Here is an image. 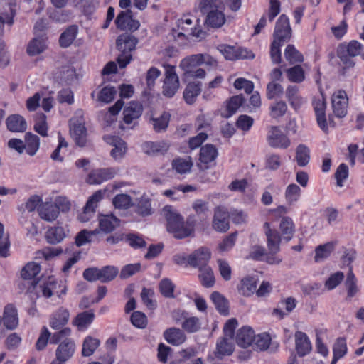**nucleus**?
<instances>
[{
  "label": "nucleus",
  "mask_w": 364,
  "mask_h": 364,
  "mask_svg": "<svg viewBox=\"0 0 364 364\" xmlns=\"http://www.w3.org/2000/svg\"><path fill=\"white\" fill-rule=\"evenodd\" d=\"M164 79L162 86V95L167 97H173L180 87L179 77L176 67L169 64H164Z\"/></svg>",
  "instance_id": "39448f33"
},
{
  "label": "nucleus",
  "mask_w": 364,
  "mask_h": 364,
  "mask_svg": "<svg viewBox=\"0 0 364 364\" xmlns=\"http://www.w3.org/2000/svg\"><path fill=\"white\" fill-rule=\"evenodd\" d=\"M271 338L268 333H261L257 336L255 335L254 341L251 346L256 350H265L270 344Z\"/></svg>",
  "instance_id": "c03bdc74"
},
{
  "label": "nucleus",
  "mask_w": 364,
  "mask_h": 364,
  "mask_svg": "<svg viewBox=\"0 0 364 364\" xmlns=\"http://www.w3.org/2000/svg\"><path fill=\"white\" fill-rule=\"evenodd\" d=\"M104 193L105 191H97L89 198L83 212L78 215L80 222L85 223L90 220L95 211L97 203L102 199Z\"/></svg>",
  "instance_id": "9b49d317"
},
{
  "label": "nucleus",
  "mask_w": 364,
  "mask_h": 364,
  "mask_svg": "<svg viewBox=\"0 0 364 364\" xmlns=\"http://www.w3.org/2000/svg\"><path fill=\"white\" fill-rule=\"evenodd\" d=\"M284 92L283 87L277 82H270L267 86V97L272 100L280 97Z\"/></svg>",
  "instance_id": "69168bd1"
},
{
  "label": "nucleus",
  "mask_w": 364,
  "mask_h": 364,
  "mask_svg": "<svg viewBox=\"0 0 364 364\" xmlns=\"http://www.w3.org/2000/svg\"><path fill=\"white\" fill-rule=\"evenodd\" d=\"M223 6L221 0H201L199 4V9L204 14H208L212 11H218Z\"/></svg>",
  "instance_id": "8fccbe9b"
},
{
  "label": "nucleus",
  "mask_w": 364,
  "mask_h": 364,
  "mask_svg": "<svg viewBox=\"0 0 364 364\" xmlns=\"http://www.w3.org/2000/svg\"><path fill=\"white\" fill-rule=\"evenodd\" d=\"M166 341L173 346H178L185 342L186 336L183 331L177 328H169L164 333Z\"/></svg>",
  "instance_id": "5701e85b"
},
{
  "label": "nucleus",
  "mask_w": 364,
  "mask_h": 364,
  "mask_svg": "<svg viewBox=\"0 0 364 364\" xmlns=\"http://www.w3.org/2000/svg\"><path fill=\"white\" fill-rule=\"evenodd\" d=\"M193 162L190 157L187 159L178 158L172 161V167L178 173L183 174L190 171Z\"/></svg>",
  "instance_id": "de8ad7c7"
},
{
  "label": "nucleus",
  "mask_w": 364,
  "mask_h": 364,
  "mask_svg": "<svg viewBox=\"0 0 364 364\" xmlns=\"http://www.w3.org/2000/svg\"><path fill=\"white\" fill-rule=\"evenodd\" d=\"M348 97L344 90H338L332 96L333 113L338 117H343L347 113Z\"/></svg>",
  "instance_id": "2eb2a0df"
},
{
  "label": "nucleus",
  "mask_w": 364,
  "mask_h": 364,
  "mask_svg": "<svg viewBox=\"0 0 364 364\" xmlns=\"http://www.w3.org/2000/svg\"><path fill=\"white\" fill-rule=\"evenodd\" d=\"M108 141L113 146L114 149L111 151V155L114 159H122L127 151L126 143L118 136H112Z\"/></svg>",
  "instance_id": "7c9ffc66"
},
{
  "label": "nucleus",
  "mask_w": 364,
  "mask_h": 364,
  "mask_svg": "<svg viewBox=\"0 0 364 364\" xmlns=\"http://www.w3.org/2000/svg\"><path fill=\"white\" fill-rule=\"evenodd\" d=\"M296 350L300 356H304L311 349V343L306 333L296 331L295 333Z\"/></svg>",
  "instance_id": "393cba45"
},
{
  "label": "nucleus",
  "mask_w": 364,
  "mask_h": 364,
  "mask_svg": "<svg viewBox=\"0 0 364 364\" xmlns=\"http://www.w3.org/2000/svg\"><path fill=\"white\" fill-rule=\"evenodd\" d=\"M113 205L116 208L119 209H127L129 208L132 204V200L130 196L127 194H117L114 198H113Z\"/></svg>",
  "instance_id": "e2e57ef3"
},
{
  "label": "nucleus",
  "mask_w": 364,
  "mask_h": 364,
  "mask_svg": "<svg viewBox=\"0 0 364 364\" xmlns=\"http://www.w3.org/2000/svg\"><path fill=\"white\" fill-rule=\"evenodd\" d=\"M198 271V278L201 284L206 288L212 287L215 284V277L212 268L210 266H203Z\"/></svg>",
  "instance_id": "473e14b6"
},
{
  "label": "nucleus",
  "mask_w": 364,
  "mask_h": 364,
  "mask_svg": "<svg viewBox=\"0 0 364 364\" xmlns=\"http://www.w3.org/2000/svg\"><path fill=\"white\" fill-rule=\"evenodd\" d=\"M270 115L274 119L283 117L287 111V105L284 101H279L271 105Z\"/></svg>",
  "instance_id": "0e129e2a"
},
{
  "label": "nucleus",
  "mask_w": 364,
  "mask_h": 364,
  "mask_svg": "<svg viewBox=\"0 0 364 364\" xmlns=\"http://www.w3.org/2000/svg\"><path fill=\"white\" fill-rule=\"evenodd\" d=\"M201 86L200 82H191L186 85L183 91V98L186 103L192 105L195 102L201 92Z\"/></svg>",
  "instance_id": "bb28decb"
},
{
  "label": "nucleus",
  "mask_w": 364,
  "mask_h": 364,
  "mask_svg": "<svg viewBox=\"0 0 364 364\" xmlns=\"http://www.w3.org/2000/svg\"><path fill=\"white\" fill-rule=\"evenodd\" d=\"M217 156L216 148L212 144H207L200 149L199 159L202 164H208L215 161Z\"/></svg>",
  "instance_id": "58836bf2"
},
{
  "label": "nucleus",
  "mask_w": 364,
  "mask_h": 364,
  "mask_svg": "<svg viewBox=\"0 0 364 364\" xmlns=\"http://www.w3.org/2000/svg\"><path fill=\"white\" fill-rule=\"evenodd\" d=\"M70 333L69 328H65L54 333L51 336L50 343H58L55 350V358L58 361L67 362L75 354V343L69 338Z\"/></svg>",
  "instance_id": "f03ea898"
},
{
  "label": "nucleus",
  "mask_w": 364,
  "mask_h": 364,
  "mask_svg": "<svg viewBox=\"0 0 364 364\" xmlns=\"http://www.w3.org/2000/svg\"><path fill=\"white\" fill-rule=\"evenodd\" d=\"M227 19L223 11H212L206 14L205 25L211 28H220L226 23Z\"/></svg>",
  "instance_id": "aec40b11"
},
{
  "label": "nucleus",
  "mask_w": 364,
  "mask_h": 364,
  "mask_svg": "<svg viewBox=\"0 0 364 364\" xmlns=\"http://www.w3.org/2000/svg\"><path fill=\"white\" fill-rule=\"evenodd\" d=\"M143 106L139 102L132 101L124 109L123 122L127 127L134 128L137 124V120L141 116ZM122 129H125L124 124L121 125Z\"/></svg>",
  "instance_id": "0eeeda50"
},
{
  "label": "nucleus",
  "mask_w": 364,
  "mask_h": 364,
  "mask_svg": "<svg viewBox=\"0 0 364 364\" xmlns=\"http://www.w3.org/2000/svg\"><path fill=\"white\" fill-rule=\"evenodd\" d=\"M70 131L75 143L80 146H84L87 141V131L85 125L81 123L73 124Z\"/></svg>",
  "instance_id": "c756f323"
},
{
  "label": "nucleus",
  "mask_w": 364,
  "mask_h": 364,
  "mask_svg": "<svg viewBox=\"0 0 364 364\" xmlns=\"http://www.w3.org/2000/svg\"><path fill=\"white\" fill-rule=\"evenodd\" d=\"M51 334L48 329L43 326L41 330L40 336L36 343V348L37 350L41 351L46 348L49 338H51Z\"/></svg>",
  "instance_id": "338daca9"
},
{
  "label": "nucleus",
  "mask_w": 364,
  "mask_h": 364,
  "mask_svg": "<svg viewBox=\"0 0 364 364\" xmlns=\"http://www.w3.org/2000/svg\"><path fill=\"white\" fill-rule=\"evenodd\" d=\"M301 194V188L296 184H290L287 186L285 192V198L289 204L296 202Z\"/></svg>",
  "instance_id": "680f3d73"
},
{
  "label": "nucleus",
  "mask_w": 364,
  "mask_h": 364,
  "mask_svg": "<svg viewBox=\"0 0 364 364\" xmlns=\"http://www.w3.org/2000/svg\"><path fill=\"white\" fill-rule=\"evenodd\" d=\"M291 32L288 17L284 14L281 15L276 23L274 41L283 43L287 42L291 37Z\"/></svg>",
  "instance_id": "1a4fd4ad"
},
{
  "label": "nucleus",
  "mask_w": 364,
  "mask_h": 364,
  "mask_svg": "<svg viewBox=\"0 0 364 364\" xmlns=\"http://www.w3.org/2000/svg\"><path fill=\"white\" fill-rule=\"evenodd\" d=\"M161 294L166 298H174L175 284L168 278H164L159 282Z\"/></svg>",
  "instance_id": "6e6d98bb"
},
{
  "label": "nucleus",
  "mask_w": 364,
  "mask_h": 364,
  "mask_svg": "<svg viewBox=\"0 0 364 364\" xmlns=\"http://www.w3.org/2000/svg\"><path fill=\"white\" fill-rule=\"evenodd\" d=\"M4 325L8 329H15L18 324L17 309L13 304H9L4 307L3 316Z\"/></svg>",
  "instance_id": "a211bd4d"
},
{
  "label": "nucleus",
  "mask_w": 364,
  "mask_h": 364,
  "mask_svg": "<svg viewBox=\"0 0 364 364\" xmlns=\"http://www.w3.org/2000/svg\"><path fill=\"white\" fill-rule=\"evenodd\" d=\"M94 316L95 315L92 312L84 311L77 316L74 323L77 326L85 327L92 322Z\"/></svg>",
  "instance_id": "774afa93"
},
{
  "label": "nucleus",
  "mask_w": 364,
  "mask_h": 364,
  "mask_svg": "<svg viewBox=\"0 0 364 364\" xmlns=\"http://www.w3.org/2000/svg\"><path fill=\"white\" fill-rule=\"evenodd\" d=\"M284 57L290 64L301 63L304 60V57L293 45H288L284 51Z\"/></svg>",
  "instance_id": "864d4df0"
},
{
  "label": "nucleus",
  "mask_w": 364,
  "mask_h": 364,
  "mask_svg": "<svg viewBox=\"0 0 364 364\" xmlns=\"http://www.w3.org/2000/svg\"><path fill=\"white\" fill-rule=\"evenodd\" d=\"M8 129L13 132H23L27 129L25 119L19 114H12L6 121Z\"/></svg>",
  "instance_id": "b1692460"
},
{
  "label": "nucleus",
  "mask_w": 364,
  "mask_h": 364,
  "mask_svg": "<svg viewBox=\"0 0 364 364\" xmlns=\"http://www.w3.org/2000/svg\"><path fill=\"white\" fill-rule=\"evenodd\" d=\"M210 297L218 311L222 314L228 315V305L227 299L217 291L212 293Z\"/></svg>",
  "instance_id": "49530a36"
},
{
  "label": "nucleus",
  "mask_w": 364,
  "mask_h": 364,
  "mask_svg": "<svg viewBox=\"0 0 364 364\" xmlns=\"http://www.w3.org/2000/svg\"><path fill=\"white\" fill-rule=\"evenodd\" d=\"M230 213L223 206L215 209L213 228L218 232H226L229 230Z\"/></svg>",
  "instance_id": "f8f14e48"
},
{
  "label": "nucleus",
  "mask_w": 364,
  "mask_h": 364,
  "mask_svg": "<svg viewBox=\"0 0 364 364\" xmlns=\"http://www.w3.org/2000/svg\"><path fill=\"white\" fill-rule=\"evenodd\" d=\"M69 316L70 314L67 309L63 308L59 309L51 318L50 322L51 328L53 329L62 328L68 322Z\"/></svg>",
  "instance_id": "2f4dec72"
},
{
  "label": "nucleus",
  "mask_w": 364,
  "mask_h": 364,
  "mask_svg": "<svg viewBox=\"0 0 364 364\" xmlns=\"http://www.w3.org/2000/svg\"><path fill=\"white\" fill-rule=\"evenodd\" d=\"M285 96L295 110L299 109L304 102V99L299 94V88L296 85H289L286 89Z\"/></svg>",
  "instance_id": "4be33fe9"
},
{
  "label": "nucleus",
  "mask_w": 364,
  "mask_h": 364,
  "mask_svg": "<svg viewBox=\"0 0 364 364\" xmlns=\"http://www.w3.org/2000/svg\"><path fill=\"white\" fill-rule=\"evenodd\" d=\"M177 27L179 30L188 32V35L200 40L205 37L206 33L198 24H193L192 18L189 16H184L178 20Z\"/></svg>",
  "instance_id": "9d476101"
},
{
  "label": "nucleus",
  "mask_w": 364,
  "mask_h": 364,
  "mask_svg": "<svg viewBox=\"0 0 364 364\" xmlns=\"http://www.w3.org/2000/svg\"><path fill=\"white\" fill-rule=\"evenodd\" d=\"M169 147V144L165 141H148L143 145L144 152L150 156L164 155Z\"/></svg>",
  "instance_id": "6ab92c4d"
},
{
  "label": "nucleus",
  "mask_w": 364,
  "mask_h": 364,
  "mask_svg": "<svg viewBox=\"0 0 364 364\" xmlns=\"http://www.w3.org/2000/svg\"><path fill=\"white\" fill-rule=\"evenodd\" d=\"M269 144L272 147L286 149L290 144L288 137L278 127H272L267 136Z\"/></svg>",
  "instance_id": "4468645a"
},
{
  "label": "nucleus",
  "mask_w": 364,
  "mask_h": 364,
  "mask_svg": "<svg viewBox=\"0 0 364 364\" xmlns=\"http://www.w3.org/2000/svg\"><path fill=\"white\" fill-rule=\"evenodd\" d=\"M316 120L319 127L326 133L328 132V126L326 118V102L323 97L316 99L313 102Z\"/></svg>",
  "instance_id": "dca6fc26"
},
{
  "label": "nucleus",
  "mask_w": 364,
  "mask_h": 364,
  "mask_svg": "<svg viewBox=\"0 0 364 364\" xmlns=\"http://www.w3.org/2000/svg\"><path fill=\"white\" fill-rule=\"evenodd\" d=\"M66 234L65 230L62 227H53L48 229L46 233V238L50 244H58L63 241Z\"/></svg>",
  "instance_id": "e433bc0d"
},
{
  "label": "nucleus",
  "mask_w": 364,
  "mask_h": 364,
  "mask_svg": "<svg viewBox=\"0 0 364 364\" xmlns=\"http://www.w3.org/2000/svg\"><path fill=\"white\" fill-rule=\"evenodd\" d=\"M119 220L113 215H107L100 220L99 226L102 231L109 233L119 225Z\"/></svg>",
  "instance_id": "72a5a7b5"
},
{
  "label": "nucleus",
  "mask_w": 364,
  "mask_h": 364,
  "mask_svg": "<svg viewBox=\"0 0 364 364\" xmlns=\"http://www.w3.org/2000/svg\"><path fill=\"white\" fill-rule=\"evenodd\" d=\"M289 81L299 83L305 78L304 71L301 65H295L286 70Z\"/></svg>",
  "instance_id": "5fc2aeb1"
},
{
  "label": "nucleus",
  "mask_w": 364,
  "mask_h": 364,
  "mask_svg": "<svg viewBox=\"0 0 364 364\" xmlns=\"http://www.w3.org/2000/svg\"><path fill=\"white\" fill-rule=\"evenodd\" d=\"M199 65H201L199 54L191 55L183 58L179 65L186 76L188 75Z\"/></svg>",
  "instance_id": "cd10ccee"
},
{
  "label": "nucleus",
  "mask_w": 364,
  "mask_h": 364,
  "mask_svg": "<svg viewBox=\"0 0 364 364\" xmlns=\"http://www.w3.org/2000/svg\"><path fill=\"white\" fill-rule=\"evenodd\" d=\"M161 214L167 222V230L177 239L191 236L194 232V223L188 220L184 222L183 218L171 205H166Z\"/></svg>",
  "instance_id": "f257e3e1"
},
{
  "label": "nucleus",
  "mask_w": 364,
  "mask_h": 364,
  "mask_svg": "<svg viewBox=\"0 0 364 364\" xmlns=\"http://www.w3.org/2000/svg\"><path fill=\"white\" fill-rule=\"evenodd\" d=\"M100 345V340L87 336L82 343V355L85 357L92 355Z\"/></svg>",
  "instance_id": "a18cd8bd"
},
{
  "label": "nucleus",
  "mask_w": 364,
  "mask_h": 364,
  "mask_svg": "<svg viewBox=\"0 0 364 364\" xmlns=\"http://www.w3.org/2000/svg\"><path fill=\"white\" fill-rule=\"evenodd\" d=\"M116 173L114 168H102L92 171L87 179L90 184H100L104 181L112 178Z\"/></svg>",
  "instance_id": "f3484780"
},
{
  "label": "nucleus",
  "mask_w": 364,
  "mask_h": 364,
  "mask_svg": "<svg viewBox=\"0 0 364 364\" xmlns=\"http://www.w3.org/2000/svg\"><path fill=\"white\" fill-rule=\"evenodd\" d=\"M256 287V279L254 277H246L241 280L238 289L240 294L248 296L255 292Z\"/></svg>",
  "instance_id": "79ce46f5"
},
{
  "label": "nucleus",
  "mask_w": 364,
  "mask_h": 364,
  "mask_svg": "<svg viewBox=\"0 0 364 364\" xmlns=\"http://www.w3.org/2000/svg\"><path fill=\"white\" fill-rule=\"evenodd\" d=\"M171 114L168 112H164L159 117H152L151 119L153 129L156 132H164L168 126Z\"/></svg>",
  "instance_id": "ea45409f"
},
{
  "label": "nucleus",
  "mask_w": 364,
  "mask_h": 364,
  "mask_svg": "<svg viewBox=\"0 0 364 364\" xmlns=\"http://www.w3.org/2000/svg\"><path fill=\"white\" fill-rule=\"evenodd\" d=\"M99 280L102 282H109L112 281L118 274L119 270L114 266H105L99 269Z\"/></svg>",
  "instance_id": "09e8293b"
},
{
  "label": "nucleus",
  "mask_w": 364,
  "mask_h": 364,
  "mask_svg": "<svg viewBox=\"0 0 364 364\" xmlns=\"http://www.w3.org/2000/svg\"><path fill=\"white\" fill-rule=\"evenodd\" d=\"M279 230L285 241L289 242L291 240L295 231L291 218L289 217L283 218L279 225Z\"/></svg>",
  "instance_id": "c9c22d12"
},
{
  "label": "nucleus",
  "mask_w": 364,
  "mask_h": 364,
  "mask_svg": "<svg viewBox=\"0 0 364 364\" xmlns=\"http://www.w3.org/2000/svg\"><path fill=\"white\" fill-rule=\"evenodd\" d=\"M211 258L210 250L205 247H201L193 251L188 257V264L198 269L203 266H208Z\"/></svg>",
  "instance_id": "6e6552de"
},
{
  "label": "nucleus",
  "mask_w": 364,
  "mask_h": 364,
  "mask_svg": "<svg viewBox=\"0 0 364 364\" xmlns=\"http://www.w3.org/2000/svg\"><path fill=\"white\" fill-rule=\"evenodd\" d=\"M333 250V243L328 242L324 245H318L315 250L314 260L316 262L323 261L327 258Z\"/></svg>",
  "instance_id": "603ef678"
},
{
  "label": "nucleus",
  "mask_w": 364,
  "mask_h": 364,
  "mask_svg": "<svg viewBox=\"0 0 364 364\" xmlns=\"http://www.w3.org/2000/svg\"><path fill=\"white\" fill-rule=\"evenodd\" d=\"M345 285L347 289V299H350L358 292V287L356 284V279L354 274L352 272V269L350 268L349 272L347 275V278L345 282Z\"/></svg>",
  "instance_id": "4d7b16f0"
},
{
  "label": "nucleus",
  "mask_w": 364,
  "mask_h": 364,
  "mask_svg": "<svg viewBox=\"0 0 364 364\" xmlns=\"http://www.w3.org/2000/svg\"><path fill=\"white\" fill-rule=\"evenodd\" d=\"M32 284L38 294L41 293L46 298L50 297L53 294H58V291H57L58 283L53 277L41 282L33 281Z\"/></svg>",
  "instance_id": "ddd939ff"
},
{
  "label": "nucleus",
  "mask_w": 364,
  "mask_h": 364,
  "mask_svg": "<svg viewBox=\"0 0 364 364\" xmlns=\"http://www.w3.org/2000/svg\"><path fill=\"white\" fill-rule=\"evenodd\" d=\"M255 338V332L252 328L244 326L240 328L236 334L235 341L238 346L247 348L252 346Z\"/></svg>",
  "instance_id": "412c9836"
},
{
  "label": "nucleus",
  "mask_w": 364,
  "mask_h": 364,
  "mask_svg": "<svg viewBox=\"0 0 364 364\" xmlns=\"http://www.w3.org/2000/svg\"><path fill=\"white\" fill-rule=\"evenodd\" d=\"M182 328L188 333H195L198 331L201 328V323L198 317H187L181 323Z\"/></svg>",
  "instance_id": "3c124183"
},
{
  "label": "nucleus",
  "mask_w": 364,
  "mask_h": 364,
  "mask_svg": "<svg viewBox=\"0 0 364 364\" xmlns=\"http://www.w3.org/2000/svg\"><path fill=\"white\" fill-rule=\"evenodd\" d=\"M25 149L30 156H33L39 149V137L31 132H27L25 135Z\"/></svg>",
  "instance_id": "37998d69"
},
{
  "label": "nucleus",
  "mask_w": 364,
  "mask_h": 364,
  "mask_svg": "<svg viewBox=\"0 0 364 364\" xmlns=\"http://www.w3.org/2000/svg\"><path fill=\"white\" fill-rule=\"evenodd\" d=\"M78 28L75 25L69 26L60 36L59 43L61 47H69L76 38Z\"/></svg>",
  "instance_id": "f704fd0d"
},
{
  "label": "nucleus",
  "mask_w": 364,
  "mask_h": 364,
  "mask_svg": "<svg viewBox=\"0 0 364 364\" xmlns=\"http://www.w3.org/2000/svg\"><path fill=\"white\" fill-rule=\"evenodd\" d=\"M41 271V266L36 262L28 263L21 270V274L24 279H31L37 276Z\"/></svg>",
  "instance_id": "13d9d810"
},
{
  "label": "nucleus",
  "mask_w": 364,
  "mask_h": 364,
  "mask_svg": "<svg viewBox=\"0 0 364 364\" xmlns=\"http://www.w3.org/2000/svg\"><path fill=\"white\" fill-rule=\"evenodd\" d=\"M232 338L228 337H222L217 342V348L215 355L217 358H221L225 355H230L234 350V346L232 342Z\"/></svg>",
  "instance_id": "c85d7f7f"
},
{
  "label": "nucleus",
  "mask_w": 364,
  "mask_h": 364,
  "mask_svg": "<svg viewBox=\"0 0 364 364\" xmlns=\"http://www.w3.org/2000/svg\"><path fill=\"white\" fill-rule=\"evenodd\" d=\"M338 57L346 65H353L350 57L360 55L364 60V47L358 41H351L348 44H341L337 50Z\"/></svg>",
  "instance_id": "423d86ee"
},
{
  "label": "nucleus",
  "mask_w": 364,
  "mask_h": 364,
  "mask_svg": "<svg viewBox=\"0 0 364 364\" xmlns=\"http://www.w3.org/2000/svg\"><path fill=\"white\" fill-rule=\"evenodd\" d=\"M138 43V39L128 33L120 35L117 41L116 46L121 53L117 57V61L121 68H124L132 58L131 52L135 50Z\"/></svg>",
  "instance_id": "7ed1b4c3"
},
{
  "label": "nucleus",
  "mask_w": 364,
  "mask_h": 364,
  "mask_svg": "<svg viewBox=\"0 0 364 364\" xmlns=\"http://www.w3.org/2000/svg\"><path fill=\"white\" fill-rule=\"evenodd\" d=\"M196 188L193 186L191 185H186L183 186L180 185L178 186H173L171 189L166 190L163 195L170 198L171 200H179L181 196V193H185L190 191H195Z\"/></svg>",
  "instance_id": "4c0bfd02"
},
{
  "label": "nucleus",
  "mask_w": 364,
  "mask_h": 364,
  "mask_svg": "<svg viewBox=\"0 0 364 364\" xmlns=\"http://www.w3.org/2000/svg\"><path fill=\"white\" fill-rule=\"evenodd\" d=\"M99 230H95L92 231H88L87 230H81L75 237V244L77 247H80L84 245L87 242H90L92 241V237L98 234Z\"/></svg>",
  "instance_id": "052dcab7"
},
{
  "label": "nucleus",
  "mask_w": 364,
  "mask_h": 364,
  "mask_svg": "<svg viewBox=\"0 0 364 364\" xmlns=\"http://www.w3.org/2000/svg\"><path fill=\"white\" fill-rule=\"evenodd\" d=\"M264 228L269 252V254L267 255L265 260L269 264H279L282 259L275 255L280 250L281 236L277 230L271 229L269 223L267 222L264 223Z\"/></svg>",
  "instance_id": "20e7f679"
},
{
  "label": "nucleus",
  "mask_w": 364,
  "mask_h": 364,
  "mask_svg": "<svg viewBox=\"0 0 364 364\" xmlns=\"http://www.w3.org/2000/svg\"><path fill=\"white\" fill-rule=\"evenodd\" d=\"M38 212L40 218L48 222L54 221L58 216L57 208L50 203L41 204L38 208Z\"/></svg>",
  "instance_id": "a878e982"
},
{
  "label": "nucleus",
  "mask_w": 364,
  "mask_h": 364,
  "mask_svg": "<svg viewBox=\"0 0 364 364\" xmlns=\"http://www.w3.org/2000/svg\"><path fill=\"white\" fill-rule=\"evenodd\" d=\"M45 48L43 39L33 38L28 45L27 53L29 55H36L42 53Z\"/></svg>",
  "instance_id": "bf43d9fd"
},
{
  "label": "nucleus",
  "mask_w": 364,
  "mask_h": 364,
  "mask_svg": "<svg viewBox=\"0 0 364 364\" xmlns=\"http://www.w3.org/2000/svg\"><path fill=\"white\" fill-rule=\"evenodd\" d=\"M295 159L299 166H306L310 161L309 149L304 144H299L296 149Z\"/></svg>",
  "instance_id": "a19ab883"
}]
</instances>
